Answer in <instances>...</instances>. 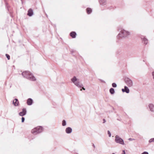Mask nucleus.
Listing matches in <instances>:
<instances>
[{"instance_id": "nucleus-19", "label": "nucleus", "mask_w": 154, "mask_h": 154, "mask_svg": "<svg viewBox=\"0 0 154 154\" xmlns=\"http://www.w3.org/2000/svg\"><path fill=\"white\" fill-rule=\"evenodd\" d=\"M62 125L63 126H65L66 125V122L65 120H63Z\"/></svg>"}, {"instance_id": "nucleus-24", "label": "nucleus", "mask_w": 154, "mask_h": 154, "mask_svg": "<svg viewBox=\"0 0 154 154\" xmlns=\"http://www.w3.org/2000/svg\"><path fill=\"white\" fill-rule=\"evenodd\" d=\"M25 118L23 117H22L21 119V122H23L25 120Z\"/></svg>"}, {"instance_id": "nucleus-32", "label": "nucleus", "mask_w": 154, "mask_h": 154, "mask_svg": "<svg viewBox=\"0 0 154 154\" xmlns=\"http://www.w3.org/2000/svg\"><path fill=\"white\" fill-rule=\"evenodd\" d=\"M82 89H81L80 90H81V91H82Z\"/></svg>"}, {"instance_id": "nucleus-5", "label": "nucleus", "mask_w": 154, "mask_h": 154, "mask_svg": "<svg viewBox=\"0 0 154 154\" xmlns=\"http://www.w3.org/2000/svg\"><path fill=\"white\" fill-rule=\"evenodd\" d=\"M115 142L117 143L124 145L125 144L123 140L120 138L118 135H116L115 137Z\"/></svg>"}, {"instance_id": "nucleus-25", "label": "nucleus", "mask_w": 154, "mask_h": 154, "mask_svg": "<svg viewBox=\"0 0 154 154\" xmlns=\"http://www.w3.org/2000/svg\"><path fill=\"white\" fill-rule=\"evenodd\" d=\"M141 154H149V153L147 152H144Z\"/></svg>"}, {"instance_id": "nucleus-30", "label": "nucleus", "mask_w": 154, "mask_h": 154, "mask_svg": "<svg viewBox=\"0 0 154 154\" xmlns=\"http://www.w3.org/2000/svg\"><path fill=\"white\" fill-rule=\"evenodd\" d=\"M93 147L95 148V146H94V144H93Z\"/></svg>"}, {"instance_id": "nucleus-15", "label": "nucleus", "mask_w": 154, "mask_h": 154, "mask_svg": "<svg viewBox=\"0 0 154 154\" xmlns=\"http://www.w3.org/2000/svg\"><path fill=\"white\" fill-rule=\"evenodd\" d=\"M32 100L31 98H29L27 101V103L28 105H31L32 103Z\"/></svg>"}, {"instance_id": "nucleus-29", "label": "nucleus", "mask_w": 154, "mask_h": 154, "mask_svg": "<svg viewBox=\"0 0 154 154\" xmlns=\"http://www.w3.org/2000/svg\"><path fill=\"white\" fill-rule=\"evenodd\" d=\"M103 123H105L106 122V121L105 120V119H103Z\"/></svg>"}, {"instance_id": "nucleus-10", "label": "nucleus", "mask_w": 154, "mask_h": 154, "mask_svg": "<svg viewBox=\"0 0 154 154\" xmlns=\"http://www.w3.org/2000/svg\"><path fill=\"white\" fill-rule=\"evenodd\" d=\"M141 39L142 40V42L143 43V44L145 45L147 44L148 42V40L146 38H145L143 36H142L141 37Z\"/></svg>"}, {"instance_id": "nucleus-18", "label": "nucleus", "mask_w": 154, "mask_h": 154, "mask_svg": "<svg viewBox=\"0 0 154 154\" xmlns=\"http://www.w3.org/2000/svg\"><path fill=\"white\" fill-rule=\"evenodd\" d=\"M109 92L111 94H113L115 93L114 89L112 88H111L109 90Z\"/></svg>"}, {"instance_id": "nucleus-28", "label": "nucleus", "mask_w": 154, "mask_h": 154, "mask_svg": "<svg viewBox=\"0 0 154 154\" xmlns=\"http://www.w3.org/2000/svg\"><path fill=\"white\" fill-rule=\"evenodd\" d=\"M152 76H153V79H154V72H152Z\"/></svg>"}, {"instance_id": "nucleus-26", "label": "nucleus", "mask_w": 154, "mask_h": 154, "mask_svg": "<svg viewBox=\"0 0 154 154\" xmlns=\"http://www.w3.org/2000/svg\"><path fill=\"white\" fill-rule=\"evenodd\" d=\"M128 140H129L130 141H132V140H134V139H132V138H129L128 139Z\"/></svg>"}, {"instance_id": "nucleus-8", "label": "nucleus", "mask_w": 154, "mask_h": 154, "mask_svg": "<svg viewBox=\"0 0 154 154\" xmlns=\"http://www.w3.org/2000/svg\"><path fill=\"white\" fill-rule=\"evenodd\" d=\"M26 113V111L25 108H23L22 109V111L19 113V115L21 116H23L25 115Z\"/></svg>"}, {"instance_id": "nucleus-2", "label": "nucleus", "mask_w": 154, "mask_h": 154, "mask_svg": "<svg viewBox=\"0 0 154 154\" xmlns=\"http://www.w3.org/2000/svg\"><path fill=\"white\" fill-rule=\"evenodd\" d=\"M71 81L77 87L79 88L82 87V89L83 90H85V88L83 87V85L80 83L79 79H77L75 76H74L71 79Z\"/></svg>"}, {"instance_id": "nucleus-16", "label": "nucleus", "mask_w": 154, "mask_h": 154, "mask_svg": "<svg viewBox=\"0 0 154 154\" xmlns=\"http://www.w3.org/2000/svg\"><path fill=\"white\" fill-rule=\"evenodd\" d=\"M99 2L101 5H105L106 4V0H99Z\"/></svg>"}, {"instance_id": "nucleus-1", "label": "nucleus", "mask_w": 154, "mask_h": 154, "mask_svg": "<svg viewBox=\"0 0 154 154\" xmlns=\"http://www.w3.org/2000/svg\"><path fill=\"white\" fill-rule=\"evenodd\" d=\"M22 75L24 78H25L30 80L35 81L36 80L35 77L29 71H25L23 72L22 73Z\"/></svg>"}, {"instance_id": "nucleus-17", "label": "nucleus", "mask_w": 154, "mask_h": 154, "mask_svg": "<svg viewBox=\"0 0 154 154\" xmlns=\"http://www.w3.org/2000/svg\"><path fill=\"white\" fill-rule=\"evenodd\" d=\"M86 11L88 14H90L92 12V9L91 8H88L86 9Z\"/></svg>"}, {"instance_id": "nucleus-9", "label": "nucleus", "mask_w": 154, "mask_h": 154, "mask_svg": "<svg viewBox=\"0 0 154 154\" xmlns=\"http://www.w3.org/2000/svg\"><path fill=\"white\" fill-rule=\"evenodd\" d=\"M13 104L15 106H18L19 103L18 99H15L13 101Z\"/></svg>"}, {"instance_id": "nucleus-7", "label": "nucleus", "mask_w": 154, "mask_h": 154, "mask_svg": "<svg viewBox=\"0 0 154 154\" xmlns=\"http://www.w3.org/2000/svg\"><path fill=\"white\" fill-rule=\"evenodd\" d=\"M148 107L150 111L154 112V105L152 103H149L148 105Z\"/></svg>"}, {"instance_id": "nucleus-22", "label": "nucleus", "mask_w": 154, "mask_h": 154, "mask_svg": "<svg viewBox=\"0 0 154 154\" xmlns=\"http://www.w3.org/2000/svg\"><path fill=\"white\" fill-rule=\"evenodd\" d=\"M6 56L8 60H9L10 59V56L8 54H6Z\"/></svg>"}, {"instance_id": "nucleus-14", "label": "nucleus", "mask_w": 154, "mask_h": 154, "mask_svg": "<svg viewBox=\"0 0 154 154\" xmlns=\"http://www.w3.org/2000/svg\"><path fill=\"white\" fill-rule=\"evenodd\" d=\"M76 33L74 31L72 32L70 34V36L72 37L73 38H75L76 37Z\"/></svg>"}, {"instance_id": "nucleus-3", "label": "nucleus", "mask_w": 154, "mask_h": 154, "mask_svg": "<svg viewBox=\"0 0 154 154\" xmlns=\"http://www.w3.org/2000/svg\"><path fill=\"white\" fill-rule=\"evenodd\" d=\"M130 32L124 29H122L117 36L118 38H123L127 37L130 35Z\"/></svg>"}, {"instance_id": "nucleus-23", "label": "nucleus", "mask_w": 154, "mask_h": 154, "mask_svg": "<svg viewBox=\"0 0 154 154\" xmlns=\"http://www.w3.org/2000/svg\"><path fill=\"white\" fill-rule=\"evenodd\" d=\"M108 134L109 135V137H110L111 136V134L110 132V131H107Z\"/></svg>"}, {"instance_id": "nucleus-27", "label": "nucleus", "mask_w": 154, "mask_h": 154, "mask_svg": "<svg viewBox=\"0 0 154 154\" xmlns=\"http://www.w3.org/2000/svg\"><path fill=\"white\" fill-rule=\"evenodd\" d=\"M122 154H125V152L124 150L122 151Z\"/></svg>"}, {"instance_id": "nucleus-11", "label": "nucleus", "mask_w": 154, "mask_h": 154, "mask_svg": "<svg viewBox=\"0 0 154 154\" xmlns=\"http://www.w3.org/2000/svg\"><path fill=\"white\" fill-rule=\"evenodd\" d=\"M124 89H122V91L123 92H125L127 93H128L129 92V90L128 88L126 86L124 87Z\"/></svg>"}, {"instance_id": "nucleus-21", "label": "nucleus", "mask_w": 154, "mask_h": 154, "mask_svg": "<svg viewBox=\"0 0 154 154\" xmlns=\"http://www.w3.org/2000/svg\"><path fill=\"white\" fill-rule=\"evenodd\" d=\"M152 142H154V138H151L149 140V143H150Z\"/></svg>"}, {"instance_id": "nucleus-12", "label": "nucleus", "mask_w": 154, "mask_h": 154, "mask_svg": "<svg viewBox=\"0 0 154 154\" xmlns=\"http://www.w3.org/2000/svg\"><path fill=\"white\" fill-rule=\"evenodd\" d=\"M72 130L70 127H67L66 129V132L67 134H70L72 132Z\"/></svg>"}, {"instance_id": "nucleus-4", "label": "nucleus", "mask_w": 154, "mask_h": 154, "mask_svg": "<svg viewBox=\"0 0 154 154\" xmlns=\"http://www.w3.org/2000/svg\"><path fill=\"white\" fill-rule=\"evenodd\" d=\"M42 128L41 126H38L34 128L32 130L31 132L32 134L35 135L42 132Z\"/></svg>"}, {"instance_id": "nucleus-6", "label": "nucleus", "mask_w": 154, "mask_h": 154, "mask_svg": "<svg viewBox=\"0 0 154 154\" xmlns=\"http://www.w3.org/2000/svg\"><path fill=\"white\" fill-rule=\"evenodd\" d=\"M125 82L129 87H131L132 86L133 82L130 79L128 78H125Z\"/></svg>"}, {"instance_id": "nucleus-20", "label": "nucleus", "mask_w": 154, "mask_h": 154, "mask_svg": "<svg viewBox=\"0 0 154 154\" xmlns=\"http://www.w3.org/2000/svg\"><path fill=\"white\" fill-rule=\"evenodd\" d=\"M112 87L113 88H116L117 86V85L116 83H113L112 84Z\"/></svg>"}, {"instance_id": "nucleus-13", "label": "nucleus", "mask_w": 154, "mask_h": 154, "mask_svg": "<svg viewBox=\"0 0 154 154\" xmlns=\"http://www.w3.org/2000/svg\"><path fill=\"white\" fill-rule=\"evenodd\" d=\"M33 14V12L31 9H29L28 11L27 15L29 16H31Z\"/></svg>"}, {"instance_id": "nucleus-31", "label": "nucleus", "mask_w": 154, "mask_h": 154, "mask_svg": "<svg viewBox=\"0 0 154 154\" xmlns=\"http://www.w3.org/2000/svg\"><path fill=\"white\" fill-rule=\"evenodd\" d=\"M112 154H115V153H112Z\"/></svg>"}]
</instances>
